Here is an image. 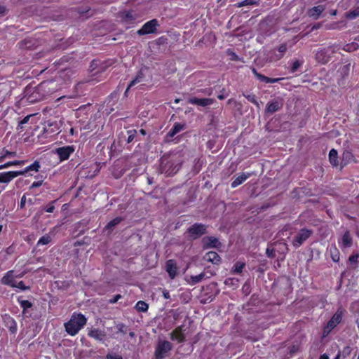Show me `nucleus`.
I'll use <instances>...</instances> for the list:
<instances>
[{
  "instance_id": "1",
  "label": "nucleus",
  "mask_w": 359,
  "mask_h": 359,
  "mask_svg": "<svg viewBox=\"0 0 359 359\" xmlns=\"http://www.w3.org/2000/svg\"><path fill=\"white\" fill-rule=\"evenodd\" d=\"M182 161L180 154L164 156L161 160V171L167 175H172L180 169Z\"/></svg>"
},
{
  "instance_id": "2",
  "label": "nucleus",
  "mask_w": 359,
  "mask_h": 359,
  "mask_svg": "<svg viewBox=\"0 0 359 359\" xmlns=\"http://www.w3.org/2000/svg\"><path fill=\"white\" fill-rule=\"evenodd\" d=\"M87 319L81 313H74L69 320L64 324L65 331L71 336H75L86 324Z\"/></svg>"
},
{
  "instance_id": "3",
  "label": "nucleus",
  "mask_w": 359,
  "mask_h": 359,
  "mask_svg": "<svg viewBox=\"0 0 359 359\" xmlns=\"http://www.w3.org/2000/svg\"><path fill=\"white\" fill-rule=\"evenodd\" d=\"M172 347V346L170 342L168 341H159L155 350L156 358L163 359L167 357Z\"/></svg>"
},
{
  "instance_id": "4",
  "label": "nucleus",
  "mask_w": 359,
  "mask_h": 359,
  "mask_svg": "<svg viewBox=\"0 0 359 359\" xmlns=\"http://www.w3.org/2000/svg\"><path fill=\"white\" fill-rule=\"evenodd\" d=\"M311 233L312 231L305 229H301L292 240V245L294 247L299 248L311 236Z\"/></svg>"
},
{
  "instance_id": "5",
  "label": "nucleus",
  "mask_w": 359,
  "mask_h": 359,
  "mask_svg": "<svg viewBox=\"0 0 359 359\" xmlns=\"http://www.w3.org/2000/svg\"><path fill=\"white\" fill-rule=\"evenodd\" d=\"M206 232V226L202 224H194L187 230V233L192 239H196Z\"/></svg>"
},
{
  "instance_id": "6",
  "label": "nucleus",
  "mask_w": 359,
  "mask_h": 359,
  "mask_svg": "<svg viewBox=\"0 0 359 359\" xmlns=\"http://www.w3.org/2000/svg\"><path fill=\"white\" fill-rule=\"evenodd\" d=\"M158 25V21L153 19L147 22L141 29L137 31L139 35H144L148 34L154 33L156 30V27Z\"/></svg>"
},
{
  "instance_id": "7",
  "label": "nucleus",
  "mask_w": 359,
  "mask_h": 359,
  "mask_svg": "<svg viewBox=\"0 0 359 359\" xmlns=\"http://www.w3.org/2000/svg\"><path fill=\"white\" fill-rule=\"evenodd\" d=\"M22 274L15 275L13 271H8L1 278V283L4 285H9L12 287H15L16 278H21Z\"/></svg>"
},
{
  "instance_id": "8",
  "label": "nucleus",
  "mask_w": 359,
  "mask_h": 359,
  "mask_svg": "<svg viewBox=\"0 0 359 359\" xmlns=\"http://www.w3.org/2000/svg\"><path fill=\"white\" fill-rule=\"evenodd\" d=\"M74 151L72 146H66L57 148L55 153L58 155L60 160L65 161L69 158L70 155Z\"/></svg>"
},
{
  "instance_id": "9",
  "label": "nucleus",
  "mask_w": 359,
  "mask_h": 359,
  "mask_svg": "<svg viewBox=\"0 0 359 359\" xmlns=\"http://www.w3.org/2000/svg\"><path fill=\"white\" fill-rule=\"evenodd\" d=\"M184 331L183 326L177 327L170 333L171 339L178 343L182 342L185 338Z\"/></svg>"
},
{
  "instance_id": "10",
  "label": "nucleus",
  "mask_w": 359,
  "mask_h": 359,
  "mask_svg": "<svg viewBox=\"0 0 359 359\" xmlns=\"http://www.w3.org/2000/svg\"><path fill=\"white\" fill-rule=\"evenodd\" d=\"M332 53H333V51L331 48L321 50L318 52L316 58L320 63L324 65L330 60V55Z\"/></svg>"
},
{
  "instance_id": "11",
  "label": "nucleus",
  "mask_w": 359,
  "mask_h": 359,
  "mask_svg": "<svg viewBox=\"0 0 359 359\" xmlns=\"http://www.w3.org/2000/svg\"><path fill=\"white\" fill-rule=\"evenodd\" d=\"M22 175V172L18 171H8L0 173V183H8L18 176Z\"/></svg>"
},
{
  "instance_id": "12",
  "label": "nucleus",
  "mask_w": 359,
  "mask_h": 359,
  "mask_svg": "<svg viewBox=\"0 0 359 359\" xmlns=\"http://www.w3.org/2000/svg\"><path fill=\"white\" fill-rule=\"evenodd\" d=\"M165 268L170 278L172 279L175 278L177 273V267L175 262L172 259L167 261Z\"/></svg>"
},
{
  "instance_id": "13",
  "label": "nucleus",
  "mask_w": 359,
  "mask_h": 359,
  "mask_svg": "<svg viewBox=\"0 0 359 359\" xmlns=\"http://www.w3.org/2000/svg\"><path fill=\"white\" fill-rule=\"evenodd\" d=\"M88 335L90 337L93 338L94 339H95L97 341H101L104 340V339L106 336V333L104 330L93 328V329H90L88 331Z\"/></svg>"
},
{
  "instance_id": "14",
  "label": "nucleus",
  "mask_w": 359,
  "mask_h": 359,
  "mask_svg": "<svg viewBox=\"0 0 359 359\" xmlns=\"http://www.w3.org/2000/svg\"><path fill=\"white\" fill-rule=\"evenodd\" d=\"M189 103L202 107H206L213 103V100L210 98H196L192 97L189 100Z\"/></svg>"
},
{
  "instance_id": "15",
  "label": "nucleus",
  "mask_w": 359,
  "mask_h": 359,
  "mask_svg": "<svg viewBox=\"0 0 359 359\" xmlns=\"http://www.w3.org/2000/svg\"><path fill=\"white\" fill-rule=\"evenodd\" d=\"M252 72L258 80H259L262 82H264V83H276L282 79L280 78L271 79L269 77L265 76L258 73L255 69H252Z\"/></svg>"
},
{
  "instance_id": "16",
  "label": "nucleus",
  "mask_w": 359,
  "mask_h": 359,
  "mask_svg": "<svg viewBox=\"0 0 359 359\" xmlns=\"http://www.w3.org/2000/svg\"><path fill=\"white\" fill-rule=\"evenodd\" d=\"M204 245L208 248H217L219 245V242L215 237H205L203 239Z\"/></svg>"
},
{
  "instance_id": "17",
  "label": "nucleus",
  "mask_w": 359,
  "mask_h": 359,
  "mask_svg": "<svg viewBox=\"0 0 359 359\" xmlns=\"http://www.w3.org/2000/svg\"><path fill=\"white\" fill-rule=\"evenodd\" d=\"M282 107V103L278 100H274L268 104L266 111L273 114L279 110Z\"/></svg>"
},
{
  "instance_id": "18",
  "label": "nucleus",
  "mask_w": 359,
  "mask_h": 359,
  "mask_svg": "<svg viewBox=\"0 0 359 359\" xmlns=\"http://www.w3.org/2000/svg\"><path fill=\"white\" fill-rule=\"evenodd\" d=\"M250 176V174L248 173H243L241 175L238 176L232 182H231V187L236 188L240 184H241L243 182H245L249 177Z\"/></svg>"
},
{
  "instance_id": "19",
  "label": "nucleus",
  "mask_w": 359,
  "mask_h": 359,
  "mask_svg": "<svg viewBox=\"0 0 359 359\" xmlns=\"http://www.w3.org/2000/svg\"><path fill=\"white\" fill-rule=\"evenodd\" d=\"M205 259L210 262L213 264H217L219 262L220 257L218 254L215 252L210 251L205 254L204 257Z\"/></svg>"
},
{
  "instance_id": "20",
  "label": "nucleus",
  "mask_w": 359,
  "mask_h": 359,
  "mask_svg": "<svg viewBox=\"0 0 359 359\" xmlns=\"http://www.w3.org/2000/svg\"><path fill=\"white\" fill-rule=\"evenodd\" d=\"M143 74L142 72H139L137 75L135 76V78L130 81L129 83L126 90L125 91V95L127 96V93L128 92V90L135 86L136 84L141 83L143 81Z\"/></svg>"
},
{
  "instance_id": "21",
  "label": "nucleus",
  "mask_w": 359,
  "mask_h": 359,
  "mask_svg": "<svg viewBox=\"0 0 359 359\" xmlns=\"http://www.w3.org/2000/svg\"><path fill=\"white\" fill-rule=\"evenodd\" d=\"M184 128V126L183 124H181L180 123H175L173 126V127L170 130V131L168 133V135L170 137H174L177 133L182 130Z\"/></svg>"
},
{
  "instance_id": "22",
  "label": "nucleus",
  "mask_w": 359,
  "mask_h": 359,
  "mask_svg": "<svg viewBox=\"0 0 359 359\" xmlns=\"http://www.w3.org/2000/svg\"><path fill=\"white\" fill-rule=\"evenodd\" d=\"M329 161L334 167L339 165L337 151L334 149H331L329 153Z\"/></svg>"
},
{
  "instance_id": "23",
  "label": "nucleus",
  "mask_w": 359,
  "mask_h": 359,
  "mask_svg": "<svg viewBox=\"0 0 359 359\" xmlns=\"http://www.w3.org/2000/svg\"><path fill=\"white\" fill-rule=\"evenodd\" d=\"M287 50V46L285 44H282L278 47V53H274V56L271 57L272 60H280L284 55V53Z\"/></svg>"
},
{
  "instance_id": "24",
  "label": "nucleus",
  "mask_w": 359,
  "mask_h": 359,
  "mask_svg": "<svg viewBox=\"0 0 359 359\" xmlns=\"http://www.w3.org/2000/svg\"><path fill=\"white\" fill-rule=\"evenodd\" d=\"M39 168H40V165H39V162L35 161L30 165L26 167L23 170H20L19 172H22V175H24V174L28 172L29 171L33 170V171L36 172L39 170Z\"/></svg>"
},
{
  "instance_id": "25",
  "label": "nucleus",
  "mask_w": 359,
  "mask_h": 359,
  "mask_svg": "<svg viewBox=\"0 0 359 359\" xmlns=\"http://www.w3.org/2000/svg\"><path fill=\"white\" fill-rule=\"evenodd\" d=\"M205 277V273H201L197 276H191L190 279L188 280L189 284L194 285L199 282H201L203 278Z\"/></svg>"
},
{
  "instance_id": "26",
  "label": "nucleus",
  "mask_w": 359,
  "mask_h": 359,
  "mask_svg": "<svg viewBox=\"0 0 359 359\" xmlns=\"http://www.w3.org/2000/svg\"><path fill=\"white\" fill-rule=\"evenodd\" d=\"M342 243L344 247H350L352 245V238L348 231H346L342 237Z\"/></svg>"
},
{
  "instance_id": "27",
  "label": "nucleus",
  "mask_w": 359,
  "mask_h": 359,
  "mask_svg": "<svg viewBox=\"0 0 359 359\" xmlns=\"http://www.w3.org/2000/svg\"><path fill=\"white\" fill-rule=\"evenodd\" d=\"M148 308H149L148 304L146 302H143V301L137 302L136 305H135V309L138 311H141V312L147 311L148 310Z\"/></svg>"
},
{
  "instance_id": "28",
  "label": "nucleus",
  "mask_w": 359,
  "mask_h": 359,
  "mask_svg": "<svg viewBox=\"0 0 359 359\" xmlns=\"http://www.w3.org/2000/svg\"><path fill=\"white\" fill-rule=\"evenodd\" d=\"M353 158V154L349 152V151H346V152H344V154H343V160H342V162H341V170L343 168V167L348 162L350 161L352 158Z\"/></svg>"
},
{
  "instance_id": "29",
  "label": "nucleus",
  "mask_w": 359,
  "mask_h": 359,
  "mask_svg": "<svg viewBox=\"0 0 359 359\" xmlns=\"http://www.w3.org/2000/svg\"><path fill=\"white\" fill-rule=\"evenodd\" d=\"M23 163H24V161H14L7 162L4 164L0 165V170L8 168L11 165H22Z\"/></svg>"
},
{
  "instance_id": "30",
  "label": "nucleus",
  "mask_w": 359,
  "mask_h": 359,
  "mask_svg": "<svg viewBox=\"0 0 359 359\" xmlns=\"http://www.w3.org/2000/svg\"><path fill=\"white\" fill-rule=\"evenodd\" d=\"M51 241V238L49 235L46 234L43 236L37 242V245H43L50 243Z\"/></svg>"
},
{
  "instance_id": "31",
  "label": "nucleus",
  "mask_w": 359,
  "mask_h": 359,
  "mask_svg": "<svg viewBox=\"0 0 359 359\" xmlns=\"http://www.w3.org/2000/svg\"><path fill=\"white\" fill-rule=\"evenodd\" d=\"M346 18L350 20L355 19V18L358 17L359 16V7H358L353 10L349 11L346 13Z\"/></svg>"
},
{
  "instance_id": "32",
  "label": "nucleus",
  "mask_w": 359,
  "mask_h": 359,
  "mask_svg": "<svg viewBox=\"0 0 359 359\" xmlns=\"http://www.w3.org/2000/svg\"><path fill=\"white\" fill-rule=\"evenodd\" d=\"M122 220V218L120 217H117L116 218H114V219L111 220L106 226V229H111V228H113L114 226H115L116 225H117L118 224H119L121 222V221Z\"/></svg>"
},
{
  "instance_id": "33",
  "label": "nucleus",
  "mask_w": 359,
  "mask_h": 359,
  "mask_svg": "<svg viewBox=\"0 0 359 359\" xmlns=\"http://www.w3.org/2000/svg\"><path fill=\"white\" fill-rule=\"evenodd\" d=\"M245 266V263L238 262L235 264L233 267V272L236 273H241Z\"/></svg>"
},
{
  "instance_id": "34",
  "label": "nucleus",
  "mask_w": 359,
  "mask_h": 359,
  "mask_svg": "<svg viewBox=\"0 0 359 359\" xmlns=\"http://www.w3.org/2000/svg\"><path fill=\"white\" fill-rule=\"evenodd\" d=\"M341 312H339L337 311L333 316L332 318L330 319V320L332 321V323H335V325H337L339 324L341 320Z\"/></svg>"
},
{
  "instance_id": "35",
  "label": "nucleus",
  "mask_w": 359,
  "mask_h": 359,
  "mask_svg": "<svg viewBox=\"0 0 359 359\" xmlns=\"http://www.w3.org/2000/svg\"><path fill=\"white\" fill-rule=\"evenodd\" d=\"M243 95L248 99V100L249 102L253 103L257 107H259V102H257L256 96L255 95H251V94L245 95V94H244Z\"/></svg>"
},
{
  "instance_id": "36",
  "label": "nucleus",
  "mask_w": 359,
  "mask_h": 359,
  "mask_svg": "<svg viewBox=\"0 0 359 359\" xmlns=\"http://www.w3.org/2000/svg\"><path fill=\"white\" fill-rule=\"evenodd\" d=\"M226 54L229 57V59L232 61H238L241 60L240 57L231 50L228 49L226 50Z\"/></svg>"
},
{
  "instance_id": "37",
  "label": "nucleus",
  "mask_w": 359,
  "mask_h": 359,
  "mask_svg": "<svg viewBox=\"0 0 359 359\" xmlns=\"http://www.w3.org/2000/svg\"><path fill=\"white\" fill-rule=\"evenodd\" d=\"M11 325L8 327L9 330L12 333H15L17 332V323L13 318L10 319Z\"/></svg>"
},
{
  "instance_id": "38",
  "label": "nucleus",
  "mask_w": 359,
  "mask_h": 359,
  "mask_svg": "<svg viewBox=\"0 0 359 359\" xmlns=\"http://www.w3.org/2000/svg\"><path fill=\"white\" fill-rule=\"evenodd\" d=\"M21 308L26 310L32 306V303L28 300H20L19 301Z\"/></svg>"
},
{
  "instance_id": "39",
  "label": "nucleus",
  "mask_w": 359,
  "mask_h": 359,
  "mask_svg": "<svg viewBox=\"0 0 359 359\" xmlns=\"http://www.w3.org/2000/svg\"><path fill=\"white\" fill-rule=\"evenodd\" d=\"M324 9H325V6L323 5H318L317 6H316V10H315L316 19H317L318 18V16L323 13Z\"/></svg>"
},
{
  "instance_id": "40",
  "label": "nucleus",
  "mask_w": 359,
  "mask_h": 359,
  "mask_svg": "<svg viewBox=\"0 0 359 359\" xmlns=\"http://www.w3.org/2000/svg\"><path fill=\"white\" fill-rule=\"evenodd\" d=\"M13 288H18L22 291H25L29 289L28 287L24 285V283L22 281L17 282L15 283V287H13Z\"/></svg>"
},
{
  "instance_id": "41",
  "label": "nucleus",
  "mask_w": 359,
  "mask_h": 359,
  "mask_svg": "<svg viewBox=\"0 0 359 359\" xmlns=\"http://www.w3.org/2000/svg\"><path fill=\"white\" fill-rule=\"evenodd\" d=\"M300 65H301V63L299 61L297 60V61L294 62L292 63V67L290 69V72H292V73L295 72L299 69Z\"/></svg>"
},
{
  "instance_id": "42",
  "label": "nucleus",
  "mask_w": 359,
  "mask_h": 359,
  "mask_svg": "<svg viewBox=\"0 0 359 359\" xmlns=\"http://www.w3.org/2000/svg\"><path fill=\"white\" fill-rule=\"evenodd\" d=\"M255 4H256V2L253 0H244L238 4V7Z\"/></svg>"
},
{
  "instance_id": "43",
  "label": "nucleus",
  "mask_w": 359,
  "mask_h": 359,
  "mask_svg": "<svg viewBox=\"0 0 359 359\" xmlns=\"http://www.w3.org/2000/svg\"><path fill=\"white\" fill-rule=\"evenodd\" d=\"M16 155L15 152H10L8 151H5L4 154L0 157V161H3L4 158L8 156H15Z\"/></svg>"
},
{
  "instance_id": "44",
  "label": "nucleus",
  "mask_w": 359,
  "mask_h": 359,
  "mask_svg": "<svg viewBox=\"0 0 359 359\" xmlns=\"http://www.w3.org/2000/svg\"><path fill=\"white\" fill-rule=\"evenodd\" d=\"M331 255H332V260L334 262H339V252H337V249H334V252H333L331 250Z\"/></svg>"
},
{
  "instance_id": "45",
  "label": "nucleus",
  "mask_w": 359,
  "mask_h": 359,
  "mask_svg": "<svg viewBox=\"0 0 359 359\" xmlns=\"http://www.w3.org/2000/svg\"><path fill=\"white\" fill-rule=\"evenodd\" d=\"M358 48V43H353L351 45L348 44L346 46V48H344L346 50L351 51L353 50H356Z\"/></svg>"
},
{
  "instance_id": "46",
  "label": "nucleus",
  "mask_w": 359,
  "mask_h": 359,
  "mask_svg": "<svg viewBox=\"0 0 359 359\" xmlns=\"http://www.w3.org/2000/svg\"><path fill=\"white\" fill-rule=\"evenodd\" d=\"M351 348L350 346H346L342 351V355L344 358L348 356L351 354Z\"/></svg>"
},
{
  "instance_id": "47",
  "label": "nucleus",
  "mask_w": 359,
  "mask_h": 359,
  "mask_svg": "<svg viewBox=\"0 0 359 359\" xmlns=\"http://www.w3.org/2000/svg\"><path fill=\"white\" fill-rule=\"evenodd\" d=\"M359 257V255L356 254V255H353L349 257L348 258V261L351 263V264H357L358 263V259Z\"/></svg>"
},
{
  "instance_id": "48",
  "label": "nucleus",
  "mask_w": 359,
  "mask_h": 359,
  "mask_svg": "<svg viewBox=\"0 0 359 359\" xmlns=\"http://www.w3.org/2000/svg\"><path fill=\"white\" fill-rule=\"evenodd\" d=\"M54 203H55V201H53L46 206V208H45L46 212H53L54 211V210H55Z\"/></svg>"
},
{
  "instance_id": "49",
  "label": "nucleus",
  "mask_w": 359,
  "mask_h": 359,
  "mask_svg": "<svg viewBox=\"0 0 359 359\" xmlns=\"http://www.w3.org/2000/svg\"><path fill=\"white\" fill-rule=\"evenodd\" d=\"M107 359H122V357L118 355L110 353L107 355Z\"/></svg>"
},
{
  "instance_id": "50",
  "label": "nucleus",
  "mask_w": 359,
  "mask_h": 359,
  "mask_svg": "<svg viewBox=\"0 0 359 359\" xmlns=\"http://www.w3.org/2000/svg\"><path fill=\"white\" fill-rule=\"evenodd\" d=\"M25 203H26V197H25V196H23L20 199V208H23L25 205Z\"/></svg>"
},
{
  "instance_id": "51",
  "label": "nucleus",
  "mask_w": 359,
  "mask_h": 359,
  "mask_svg": "<svg viewBox=\"0 0 359 359\" xmlns=\"http://www.w3.org/2000/svg\"><path fill=\"white\" fill-rule=\"evenodd\" d=\"M266 255L268 257H273V249H270V248H267L266 249Z\"/></svg>"
},
{
  "instance_id": "52",
  "label": "nucleus",
  "mask_w": 359,
  "mask_h": 359,
  "mask_svg": "<svg viewBox=\"0 0 359 359\" xmlns=\"http://www.w3.org/2000/svg\"><path fill=\"white\" fill-rule=\"evenodd\" d=\"M331 329L328 328L327 326L326 325L324 328V331H323V337L327 336L329 334V333L331 332Z\"/></svg>"
},
{
  "instance_id": "53",
  "label": "nucleus",
  "mask_w": 359,
  "mask_h": 359,
  "mask_svg": "<svg viewBox=\"0 0 359 359\" xmlns=\"http://www.w3.org/2000/svg\"><path fill=\"white\" fill-rule=\"evenodd\" d=\"M327 326L328 328L332 330L337 326V325H335V323H332V321L330 320L327 324Z\"/></svg>"
},
{
  "instance_id": "54",
  "label": "nucleus",
  "mask_w": 359,
  "mask_h": 359,
  "mask_svg": "<svg viewBox=\"0 0 359 359\" xmlns=\"http://www.w3.org/2000/svg\"><path fill=\"white\" fill-rule=\"evenodd\" d=\"M121 298V295L120 294H117L116 296H115L113 299H110V303H116L119 299Z\"/></svg>"
},
{
  "instance_id": "55",
  "label": "nucleus",
  "mask_w": 359,
  "mask_h": 359,
  "mask_svg": "<svg viewBox=\"0 0 359 359\" xmlns=\"http://www.w3.org/2000/svg\"><path fill=\"white\" fill-rule=\"evenodd\" d=\"M42 184V181L34 182L32 184V187H39Z\"/></svg>"
},
{
  "instance_id": "56",
  "label": "nucleus",
  "mask_w": 359,
  "mask_h": 359,
  "mask_svg": "<svg viewBox=\"0 0 359 359\" xmlns=\"http://www.w3.org/2000/svg\"><path fill=\"white\" fill-rule=\"evenodd\" d=\"M29 116H25L20 122V124L22 125V124H25L27 123L28 121H29Z\"/></svg>"
},
{
  "instance_id": "57",
  "label": "nucleus",
  "mask_w": 359,
  "mask_h": 359,
  "mask_svg": "<svg viewBox=\"0 0 359 359\" xmlns=\"http://www.w3.org/2000/svg\"><path fill=\"white\" fill-rule=\"evenodd\" d=\"M319 359H329V357L326 353H324L320 357Z\"/></svg>"
},
{
  "instance_id": "58",
  "label": "nucleus",
  "mask_w": 359,
  "mask_h": 359,
  "mask_svg": "<svg viewBox=\"0 0 359 359\" xmlns=\"http://www.w3.org/2000/svg\"><path fill=\"white\" fill-rule=\"evenodd\" d=\"M163 295H164L165 299H168L170 297L169 293L168 292H164Z\"/></svg>"
},
{
  "instance_id": "59",
  "label": "nucleus",
  "mask_w": 359,
  "mask_h": 359,
  "mask_svg": "<svg viewBox=\"0 0 359 359\" xmlns=\"http://www.w3.org/2000/svg\"><path fill=\"white\" fill-rule=\"evenodd\" d=\"M5 12V8L4 7H0V15L3 14Z\"/></svg>"
},
{
  "instance_id": "60",
  "label": "nucleus",
  "mask_w": 359,
  "mask_h": 359,
  "mask_svg": "<svg viewBox=\"0 0 359 359\" xmlns=\"http://www.w3.org/2000/svg\"><path fill=\"white\" fill-rule=\"evenodd\" d=\"M5 189V186L0 185V194Z\"/></svg>"
},
{
  "instance_id": "61",
  "label": "nucleus",
  "mask_w": 359,
  "mask_h": 359,
  "mask_svg": "<svg viewBox=\"0 0 359 359\" xmlns=\"http://www.w3.org/2000/svg\"><path fill=\"white\" fill-rule=\"evenodd\" d=\"M133 140V137L132 135H130L128 138V142H130Z\"/></svg>"
},
{
  "instance_id": "62",
  "label": "nucleus",
  "mask_w": 359,
  "mask_h": 359,
  "mask_svg": "<svg viewBox=\"0 0 359 359\" xmlns=\"http://www.w3.org/2000/svg\"><path fill=\"white\" fill-rule=\"evenodd\" d=\"M140 131V133H141L142 135H145V133H145V130H143V129H141Z\"/></svg>"
},
{
  "instance_id": "63",
  "label": "nucleus",
  "mask_w": 359,
  "mask_h": 359,
  "mask_svg": "<svg viewBox=\"0 0 359 359\" xmlns=\"http://www.w3.org/2000/svg\"><path fill=\"white\" fill-rule=\"evenodd\" d=\"M218 98L219 100H223L224 98V95H218Z\"/></svg>"
},
{
  "instance_id": "64",
  "label": "nucleus",
  "mask_w": 359,
  "mask_h": 359,
  "mask_svg": "<svg viewBox=\"0 0 359 359\" xmlns=\"http://www.w3.org/2000/svg\"><path fill=\"white\" fill-rule=\"evenodd\" d=\"M320 27V25H316V27H315V29H317Z\"/></svg>"
}]
</instances>
